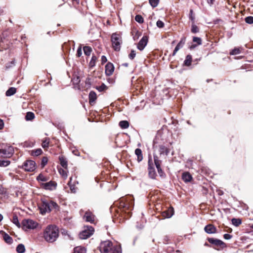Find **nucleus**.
<instances>
[{
    "label": "nucleus",
    "mask_w": 253,
    "mask_h": 253,
    "mask_svg": "<svg viewBox=\"0 0 253 253\" xmlns=\"http://www.w3.org/2000/svg\"><path fill=\"white\" fill-rule=\"evenodd\" d=\"M186 42V38L185 37L181 38L180 42H178V43L177 44L176 47H175V49L173 52L172 55L174 56L176 52L180 49L181 48L183 45H184Z\"/></svg>",
    "instance_id": "f3484780"
},
{
    "label": "nucleus",
    "mask_w": 253,
    "mask_h": 253,
    "mask_svg": "<svg viewBox=\"0 0 253 253\" xmlns=\"http://www.w3.org/2000/svg\"><path fill=\"white\" fill-rule=\"evenodd\" d=\"M120 126L123 129L127 128L129 126V123L127 121H122L119 123Z\"/></svg>",
    "instance_id": "c756f323"
},
{
    "label": "nucleus",
    "mask_w": 253,
    "mask_h": 253,
    "mask_svg": "<svg viewBox=\"0 0 253 253\" xmlns=\"http://www.w3.org/2000/svg\"><path fill=\"white\" fill-rule=\"evenodd\" d=\"M182 179L185 182H189L192 179V176L190 173L185 172L182 173Z\"/></svg>",
    "instance_id": "6ab92c4d"
},
{
    "label": "nucleus",
    "mask_w": 253,
    "mask_h": 253,
    "mask_svg": "<svg viewBox=\"0 0 253 253\" xmlns=\"http://www.w3.org/2000/svg\"><path fill=\"white\" fill-rule=\"evenodd\" d=\"M206 232L208 234L215 233L216 231V229L215 226L211 224H209L206 226L204 228Z\"/></svg>",
    "instance_id": "a211bd4d"
},
{
    "label": "nucleus",
    "mask_w": 253,
    "mask_h": 253,
    "mask_svg": "<svg viewBox=\"0 0 253 253\" xmlns=\"http://www.w3.org/2000/svg\"><path fill=\"white\" fill-rule=\"evenodd\" d=\"M107 88V87L104 84H102L101 85L96 87V89L100 92L105 90Z\"/></svg>",
    "instance_id": "79ce46f5"
},
{
    "label": "nucleus",
    "mask_w": 253,
    "mask_h": 253,
    "mask_svg": "<svg viewBox=\"0 0 253 253\" xmlns=\"http://www.w3.org/2000/svg\"><path fill=\"white\" fill-rule=\"evenodd\" d=\"M22 225L24 229H33L37 227L38 223L32 219H26L22 221Z\"/></svg>",
    "instance_id": "6e6552de"
},
{
    "label": "nucleus",
    "mask_w": 253,
    "mask_h": 253,
    "mask_svg": "<svg viewBox=\"0 0 253 253\" xmlns=\"http://www.w3.org/2000/svg\"><path fill=\"white\" fill-rule=\"evenodd\" d=\"M42 150L41 149H38L33 150L31 152V155L34 156H38L42 153Z\"/></svg>",
    "instance_id": "f704fd0d"
},
{
    "label": "nucleus",
    "mask_w": 253,
    "mask_h": 253,
    "mask_svg": "<svg viewBox=\"0 0 253 253\" xmlns=\"http://www.w3.org/2000/svg\"><path fill=\"white\" fill-rule=\"evenodd\" d=\"M133 198L131 196H129L121 200L120 207L124 209L125 213H127L128 216H130L131 212L130 211L133 207Z\"/></svg>",
    "instance_id": "20e7f679"
},
{
    "label": "nucleus",
    "mask_w": 253,
    "mask_h": 253,
    "mask_svg": "<svg viewBox=\"0 0 253 253\" xmlns=\"http://www.w3.org/2000/svg\"><path fill=\"white\" fill-rule=\"evenodd\" d=\"M14 153V149L10 146H4L0 148V157L10 158Z\"/></svg>",
    "instance_id": "0eeeda50"
},
{
    "label": "nucleus",
    "mask_w": 253,
    "mask_h": 253,
    "mask_svg": "<svg viewBox=\"0 0 253 253\" xmlns=\"http://www.w3.org/2000/svg\"><path fill=\"white\" fill-rule=\"evenodd\" d=\"M135 55H136L135 51L134 50H131V51L130 54H129L128 56H129V58L130 59L132 60L135 57Z\"/></svg>",
    "instance_id": "603ef678"
},
{
    "label": "nucleus",
    "mask_w": 253,
    "mask_h": 253,
    "mask_svg": "<svg viewBox=\"0 0 253 253\" xmlns=\"http://www.w3.org/2000/svg\"><path fill=\"white\" fill-rule=\"evenodd\" d=\"M240 48L235 47L230 51V54L231 55H237L240 54Z\"/></svg>",
    "instance_id": "58836bf2"
},
{
    "label": "nucleus",
    "mask_w": 253,
    "mask_h": 253,
    "mask_svg": "<svg viewBox=\"0 0 253 253\" xmlns=\"http://www.w3.org/2000/svg\"><path fill=\"white\" fill-rule=\"evenodd\" d=\"M154 160L159 174L161 176H163L164 173L161 168V161L160 160L159 158L155 155H154Z\"/></svg>",
    "instance_id": "f8f14e48"
},
{
    "label": "nucleus",
    "mask_w": 253,
    "mask_h": 253,
    "mask_svg": "<svg viewBox=\"0 0 253 253\" xmlns=\"http://www.w3.org/2000/svg\"><path fill=\"white\" fill-rule=\"evenodd\" d=\"M59 160L60 161V164L61 165V166L65 169H67L68 164L66 159L63 156H60L59 157Z\"/></svg>",
    "instance_id": "5701e85b"
},
{
    "label": "nucleus",
    "mask_w": 253,
    "mask_h": 253,
    "mask_svg": "<svg viewBox=\"0 0 253 253\" xmlns=\"http://www.w3.org/2000/svg\"><path fill=\"white\" fill-rule=\"evenodd\" d=\"M94 231V228L92 226H84V229L79 234V237L81 239H86L91 236L93 234Z\"/></svg>",
    "instance_id": "423d86ee"
},
{
    "label": "nucleus",
    "mask_w": 253,
    "mask_h": 253,
    "mask_svg": "<svg viewBox=\"0 0 253 253\" xmlns=\"http://www.w3.org/2000/svg\"><path fill=\"white\" fill-rule=\"evenodd\" d=\"M156 25H157V27L160 28H163L164 26V22L160 20L157 21V22L156 23Z\"/></svg>",
    "instance_id": "864d4df0"
},
{
    "label": "nucleus",
    "mask_w": 253,
    "mask_h": 253,
    "mask_svg": "<svg viewBox=\"0 0 253 253\" xmlns=\"http://www.w3.org/2000/svg\"><path fill=\"white\" fill-rule=\"evenodd\" d=\"M224 238L226 240H229L232 238V235L229 234H225L223 236Z\"/></svg>",
    "instance_id": "4d7b16f0"
},
{
    "label": "nucleus",
    "mask_w": 253,
    "mask_h": 253,
    "mask_svg": "<svg viewBox=\"0 0 253 253\" xmlns=\"http://www.w3.org/2000/svg\"><path fill=\"white\" fill-rule=\"evenodd\" d=\"M99 250L101 253H122L121 246H114L109 240L102 242L99 246Z\"/></svg>",
    "instance_id": "f03ea898"
},
{
    "label": "nucleus",
    "mask_w": 253,
    "mask_h": 253,
    "mask_svg": "<svg viewBox=\"0 0 253 253\" xmlns=\"http://www.w3.org/2000/svg\"><path fill=\"white\" fill-rule=\"evenodd\" d=\"M15 65V59H13L11 62L7 63L5 65L6 69H9Z\"/></svg>",
    "instance_id": "c03bdc74"
},
{
    "label": "nucleus",
    "mask_w": 253,
    "mask_h": 253,
    "mask_svg": "<svg viewBox=\"0 0 253 253\" xmlns=\"http://www.w3.org/2000/svg\"><path fill=\"white\" fill-rule=\"evenodd\" d=\"M59 236L58 228L54 225H49L44 230L43 237L48 243L55 242Z\"/></svg>",
    "instance_id": "f257e3e1"
},
{
    "label": "nucleus",
    "mask_w": 253,
    "mask_h": 253,
    "mask_svg": "<svg viewBox=\"0 0 253 253\" xmlns=\"http://www.w3.org/2000/svg\"><path fill=\"white\" fill-rule=\"evenodd\" d=\"M150 4L153 7L157 6L159 4V0H149Z\"/></svg>",
    "instance_id": "37998d69"
},
{
    "label": "nucleus",
    "mask_w": 253,
    "mask_h": 253,
    "mask_svg": "<svg viewBox=\"0 0 253 253\" xmlns=\"http://www.w3.org/2000/svg\"><path fill=\"white\" fill-rule=\"evenodd\" d=\"M35 118V115L33 113L31 112H29L27 113L25 118L27 121H31L33 120Z\"/></svg>",
    "instance_id": "7c9ffc66"
},
{
    "label": "nucleus",
    "mask_w": 253,
    "mask_h": 253,
    "mask_svg": "<svg viewBox=\"0 0 253 253\" xmlns=\"http://www.w3.org/2000/svg\"><path fill=\"white\" fill-rule=\"evenodd\" d=\"M135 154L137 157V161L140 162L143 159V156L142 154V151L140 149L137 148L135 150Z\"/></svg>",
    "instance_id": "393cba45"
},
{
    "label": "nucleus",
    "mask_w": 253,
    "mask_h": 253,
    "mask_svg": "<svg viewBox=\"0 0 253 253\" xmlns=\"http://www.w3.org/2000/svg\"><path fill=\"white\" fill-rule=\"evenodd\" d=\"M159 152L160 155H164L167 156L169 153V149L163 145H160L159 146Z\"/></svg>",
    "instance_id": "412c9836"
},
{
    "label": "nucleus",
    "mask_w": 253,
    "mask_h": 253,
    "mask_svg": "<svg viewBox=\"0 0 253 253\" xmlns=\"http://www.w3.org/2000/svg\"><path fill=\"white\" fill-rule=\"evenodd\" d=\"M83 49H84V53L86 55H87V56L90 55V54L92 51V48L88 46H85L84 47Z\"/></svg>",
    "instance_id": "473e14b6"
},
{
    "label": "nucleus",
    "mask_w": 253,
    "mask_h": 253,
    "mask_svg": "<svg viewBox=\"0 0 253 253\" xmlns=\"http://www.w3.org/2000/svg\"><path fill=\"white\" fill-rule=\"evenodd\" d=\"M49 143V139L48 138H45L44 140L42 141V147L44 148H47L48 147Z\"/></svg>",
    "instance_id": "ea45409f"
},
{
    "label": "nucleus",
    "mask_w": 253,
    "mask_h": 253,
    "mask_svg": "<svg viewBox=\"0 0 253 253\" xmlns=\"http://www.w3.org/2000/svg\"><path fill=\"white\" fill-rule=\"evenodd\" d=\"M12 222L17 227H20V224L18 221V217L16 215L13 216V219H12Z\"/></svg>",
    "instance_id": "49530a36"
},
{
    "label": "nucleus",
    "mask_w": 253,
    "mask_h": 253,
    "mask_svg": "<svg viewBox=\"0 0 253 253\" xmlns=\"http://www.w3.org/2000/svg\"><path fill=\"white\" fill-rule=\"evenodd\" d=\"M208 240L210 243L217 247H222L225 245L223 241L219 239L213 238H209L208 239Z\"/></svg>",
    "instance_id": "2eb2a0df"
},
{
    "label": "nucleus",
    "mask_w": 253,
    "mask_h": 253,
    "mask_svg": "<svg viewBox=\"0 0 253 253\" xmlns=\"http://www.w3.org/2000/svg\"><path fill=\"white\" fill-rule=\"evenodd\" d=\"M111 42L113 48L116 51H119L122 43L121 37L117 33H113L111 36Z\"/></svg>",
    "instance_id": "39448f33"
},
{
    "label": "nucleus",
    "mask_w": 253,
    "mask_h": 253,
    "mask_svg": "<svg viewBox=\"0 0 253 253\" xmlns=\"http://www.w3.org/2000/svg\"><path fill=\"white\" fill-rule=\"evenodd\" d=\"M89 82H90V79H89V78L86 79V81H85V83H86V84H88V83H89Z\"/></svg>",
    "instance_id": "69168bd1"
},
{
    "label": "nucleus",
    "mask_w": 253,
    "mask_h": 253,
    "mask_svg": "<svg viewBox=\"0 0 253 253\" xmlns=\"http://www.w3.org/2000/svg\"><path fill=\"white\" fill-rule=\"evenodd\" d=\"M82 55V47H79L78 49H77V56L78 57H80L81 55Z\"/></svg>",
    "instance_id": "6e6d98bb"
},
{
    "label": "nucleus",
    "mask_w": 253,
    "mask_h": 253,
    "mask_svg": "<svg viewBox=\"0 0 253 253\" xmlns=\"http://www.w3.org/2000/svg\"><path fill=\"white\" fill-rule=\"evenodd\" d=\"M3 238L5 242L8 244H11L13 242L12 238L7 233H3Z\"/></svg>",
    "instance_id": "b1692460"
},
{
    "label": "nucleus",
    "mask_w": 253,
    "mask_h": 253,
    "mask_svg": "<svg viewBox=\"0 0 253 253\" xmlns=\"http://www.w3.org/2000/svg\"><path fill=\"white\" fill-rule=\"evenodd\" d=\"M189 19L193 22V23H194L195 16L193 14V10L192 9H190V10Z\"/></svg>",
    "instance_id": "3c124183"
},
{
    "label": "nucleus",
    "mask_w": 253,
    "mask_h": 253,
    "mask_svg": "<svg viewBox=\"0 0 253 253\" xmlns=\"http://www.w3.org/2000/svg\"><path fill=\"white\" fill-rule=\"evenodd\" d=\"M192 57L191 55H187L184 61V65L186 66H189L191 64Z\"/></svg>",
    "instance_id": "a878e982"
},
{
    "label": "nucleus",
    "mask_w": 253,
    "mask_h": 253,
    "mask_svg": "<svg viewBox=\"0 0 253 253\" xmlns=\"http://www.w3.org/2000/svg\"><path fill=\"white\" fill-rule=\"evenodd\" d=\"M107 61V58L105 56L103 55L101 56V63L102 64H104Z\"/></svg>",
    "instance_id": "13d9d810"
},
{
    "label": "nucleus",
    "mask_w": 253,
    "mask_h": 253,
    "mask_svg": "<svg viewBox=\"0 0 253 253\" xmlns=\"http://www.w3.org/2000/svg\"><path fill=\"white\" fill-rule=\"evenodd\" d=\"M16 251L18 253H24L25 252V248L24 245L19 244L16 247Z\"/></svg>",
    "instance_id": "c85d7f7f"
},
{
    "label": "nucleus",
    "mask_w": 253,
    "mask_h": 253,
    "mask_svg": "<svg viewBox=\"0 0 253 253\" xmlns=\"http://www.w3.org/2000/svg\"><path fill=\"white\" fill-rule=\"evenodd\" d=\"M16 92V89L15 87H10L5 93V94L7 96H10L13 94H14Z\"/></svg>",
    "instance_id": "bb28decb"
},
{
    "label": "nucleus",
    "mask_w": 253,
    "mask_h": 253,
    "mask_svg": "<svg viewBox=\"0 0 253 253\" xmlns=\"http://www.w3.org/2000/svg\"><path fill=\"white\" fill-rule=\"evenodd\" d=\"M58 171L60 175H61L64 178L66 179L67 177L68 174L66 169L60 168L58 169Z\"/></svg>",
    "instance_id": "c9c22d12"
},
{
    "label": "nucleus",
    "mask_w": 253,
    "mask_h": 253,
    "mask_svg": "<svg viewBox=\"0 0 253 253\" xmlns=\"http://www.w3.org/2000/svg\"><path fill=\"white\" fill-rule=\"evenodd\" d=\"M74 253H86V250L84 248L76 247L74 249Z\"/></svg>",
    "instance_id": "cd10ccee"
},
{
    "label": "nucleus",
    "mask_w": 253,
    "mask_h": 253,
    "mask_svg": "<svg viewBox=\"0 0 253 253\" xmlns=\"http://www.w3.org/2000/svg\"><path fill=\"white\" fill-rule=\"evenodd\" d=\"M148 172L150 178L152 179H155L157 174L155 171L154 168L153 167V163L151 159L149 160L148 161Z\"/></svg>",
    "instance_id": "9d476101"
},
{
    "label": "nucleus",
    "mask_w": 253,
    "mask_h": 253,
    "mask_svg": "<svg viewBox=\"0 0 253 253\" xmlns=\"http://www.w3.org/2000/svg\"><path fill=\"white\" fill-rule=\"evenodd\" d=\"M97 57L95 55H92L91 60L89 62V66L91 67H93L95 65L96 61L97 60Z\"/></svg>",
    "instance_id": "4c0bfd02"
},
{
    "label": "nucleus",
    "mask_w": 253,
    "mask_h": 253,
    "mask_svg": "<svg viewBox=\"0 0 253 253\" xmlns=\"http://www.w3.org/2000/svg\"><path fill=\"white\" fill-rule=\"evenodd\" d=\"M80 80H79V77H77L76 80L74 79V84H78V83L80 82Z\"/></svg>",
    "instance_id": "e2e57ef3"
},
{
    "label": "nucleus",
    "mask_w": 253,
    "mask_h": 253,
    "mask_svg": "<svg viewBox=\"0 0 253 253\" xmlns=\"http://www.w3.org/2000/svg\"><path fill=\"white\" fill-rule=\"evenodd\" d=\"M174 214V210L172 208H169L167 211L163 213V216L166 218H170Z\"/></svg>",
    "instance_id": "aec40b11"
},
{
    "label": "nucleus",
    "mask_w": 253,
    "mask_h": 253,
    "mask_svg": "<svg viewBox=\"0 0 253 253\" xmlns=\"http://www.w3.org/2000/svg\"><path fill=\"white\" fill-rule=\"evenodd\" d=\"M38 181H46L47 180V178L42 174H40L37 177Z\"/></svg>",
    "instance_id": "a18cd8bd"
},
{
    "label": "nucleus",
    "mask_w": 253,
    "mask_h": 253,
    "mask_svg": "<svg viewBox=\"0 0 253 253\" xmlns=\"http://www.w3.org/2000/svg\"><path fill=\"white\" fill-rule=\"evenodd\" d=\"M3 219V216L2 214H0V221H1Z\"/></svg>",
    "instance_id": "338daca9"
},
{
    "label": "nucleus",
    "mask_w": 253,
    "mask_h": 253,
    "mask_svg": "<svg viewBox=\"0 0 253 253\" xmlns=\"http://www.w3.org/2000/svg\"><path fill=\"white\" fill-rule=\"evenodd\" d=\"M135 19L137 22L139 23H142L143 22V18L140 15H137L135 17Z\"/></svg>",
    "instance_id": "8fccbe9b"
},
{
    "label": "nucleus",
    "mask_w": 253,
    "mask_h": 253,
    "mask_svg": "<svg viewBox=\"0 0 253 253\" xmlns=\"http://www.w3.org/2000/svg\"><path fill=\"white\" fill-rule=\"evenodd\" d=\"M73 153L76 156H79L80 155V153L78 151H77V150L73 151Z\"/></svg>",
    "instance_id": "680f3d73"
},
{
    "label": "nucleus",
    "mask_w": 253,
    "mask_h": 253,
    "mask_svg": "<svg viewBox=\"0 0 253 253\" xmlns=\"http://www.w3.org/2000/svg\"><path fill=\"white\" fill-rule=\"evenodd\" d=\"M41 213L44 214L46 212H49L53 210L58 211L59 207L57 204L54 201L46 199L41 200V204L39 206Z\"/></svg>",
    "instance_id": "7ed1b4c3"
},
{
    "label": "nucleus",
    "mask_w": 253,
    "mask_h": 253,
    "mask_svg": "<svg viewBox=\"0 0 253 253\" xmlns=\"http://www.w3.org/2000/svg\"><path fill=\"white\" fill-rule=\"evenodd\" d=\"M114 71V66L113 64L110 62H108L105 66V74L107 76H109L112 75Z\"/></svg>",
    "instance_id": "dca6fc26"
},
{
    "label": "nucleus",
    "mask_w": 253,
    "mask_h": 253,
    "mask_svg": "<svg viewBox=\"0 0 253 253\" xmlns=\"http://www.w3.org/2000/svg\"><path fill=\"white\" fill-rule=\"evenodd\" d=\"M214 2L215 0H207V2L210 6H211Z\"/></svg>",
    "instance_id": "bf43d9fd"
},
{
    "label": "nucleus",
    "mask_w": 253,
    "mask_h": 253,
    "mask_svg": "<svg viewBox=\"0 0 253 253\" xmlns=\"http://www.w3.org/2000/svg\"><path fill=\"white\" fill-rule=\"evenodd\" d=\"M97 98L96 94V93L93 91H91L90 92L89 94V102L90 104H92L93 103L95 102Z\"/></svg>",
    "instance_id": "4be33fe9"
},
{
    "label": "nucleus",
    "mask_w": 253,
    "mask_h": 253,
    "mask_svg": "<svg viewBox=\"0 0 253 253\" xmlns=\"http://www.w3.org/2000/svg\"><path fill=\"white\" fill-rule=\"evenodd\" d=\"M4 123L3 122V121L1 119H0V129H2L3 127Z\"/></svg>",
    "instance_id": "052dcab7"
},
{
    "label": "nucleus",
    "mask_w": 253,
    "mask_h": 253,
    "mask_svg": "<svg viewBox=\"0 0 253 253\" xmlns=\"http://www.w3.org/2000/svg\"><path fill=\"white\" fill-rule=\"evenodd\" d=\"M199 31V28L194 24V23H193L191 27V32L192 33L195 34L198 33Z\"/></svg>",
    "instance_id": "a19ab883"
},
{
    "label": "nucleus",
    "mask_w": 253,
    "mask_h": 253,
    "mask_svg": "<svg viewBox=\"0 0 253 253\" xmlns=\"http://www.w3.org/2000/svg\"><path fill=\"white\" fill-rule=\"evenodd\" d=\"M193 42H196L197 45L202 44V40L200 38L194 37L193 38Z\"/></svg>",
    "instance_id": "de8ad7c7"
},
{
    "label": "nucleus",
    "mask_w": 253,
    "mask_h": 253,
    "mask_svg": "<svg viewBox=\"0 0 253 253\" xmlns=\"http://www.w3.org/2000/svg\"><path fill=\"white\" fill-rule=\"evenodd\" d=\"M48 162V159L47 157H43L42 161V167L45 166V165Z\"/></svg>",
    "instance_id": "5fc2aeb1"
},
{
    "label": "nucleus",
    "mask_w": 253,
    "mask_h": 253,
    "mask_svg": "<svg viewBox=\"0 0 253 253\" xmlns=\"http://www.w3.org/2000/svg\"><path fill=\"white\" fill-rule=\"evenodd\" d=\"M148 37L147 36H143L137 44V48L140 51L143 50L146 46L148 43Z\"/></svg>",
    "instance_id": "4468645a"
},
{
    "label": "nucleus",
    "mask_w": 253,
    "mask_h": 253,
    "mask_svg": "<svg viewBox=\"0 0 253 253\" xmlns=\"http://www.w3.org/2000/svg\"><path fill=\"white\" fill-rule=\"evenodd\" d=\"M72 179V177H71L70 178V181L68 183V185L70 187V189L72 193H75L76 192V188L74 184H71V180Z\"/></svg>",
    "instance_id": "72a5a7b5"
},
{
    "label": "nucleus",
    "mask_w": 253,
    "mask_h": 253,
    "mask_svg": "<svg viewBox=\"0 0 253 253\" xmlns=\"http://www.w3.org/2000/svg\"><path fill=\"white\" fill-rule=\"evenodd\" d=\"M245 22L249 24H253V16H248L245 19Z\"/></svg>",
    "instance_id": "09e8293b"
},
{
    "label": "nucleus",
    "mask_w": 253,
    "mask_h": 253,
    "mask_svg": "<svg viewBox=\"0 0 253 253\" xmlns=\"http://www.w3.org/2000/svg\"><path fill=\"white\" fill-rule=\"evenodd\" d=\"M198 45L197 44H192L190 47V48L191 49H193L195 48Z\"/></svg>",
    "instance_id": "0e129e2a"
},
{
    "label": "nucleus",
    "mask_w": 253,
    "mask_h": 253,
    "mask_svg": "<svg viewBox=\"0 0 253 253\" xmlns=\"http://www.w3.org/2000/svg\"><path fill=\"white\" fill-rule=\"evenodd\" d=\"M10 164V162L8 160H0V167H5L8 166Z\"/></svg>",
    "instance_id": "e433bc0d"
},
{
    "label": "nucleus",
    "mask_w": 253,
    "mask_h": 253,
    "mask_svg": "<svg viewBox=\"0 0 253 253\" xmlns=\"http://www.w3.org/2000/svg\"><path fill=\"white\" fill-rule=\"evenodd\" d=\"M251 228L253 229V224L251 226Z\"/></svg>",
    "instance_id": "774afa93"
},
{
    "label": "nucleus",
    "mask_w": 253,
    "mask_h": 253,
    "mask_svg": "<svg viewBox=\"0 0 253 253\" xmlns=\"http://www.w3.org/2000/svg\"><path fill=\"white\" fill-rule=\"evenodd\" d=\"M232 223L234 226L237 227V226H239L242 223V221L239 218H234L232 219Z\"/></svg>",
    "instance_id": "2f4dec72"
},
{
    "label": "nucleus",
    "mask_w": 253,
    "mask_h": 253,
    "mask_svg": "<svg viewBox=\"0 0 253 253\" xmlns=\"http://www.w3.org/2000/svg\"><path fill=\"white\" fill-rule=\"evenodd\" d=\"M22 168L27 171H33L36 169V163L33 161L27 160L24 163Z\"/></svg>",
    "instance_id": "1a4fd4ad"
},
{
    "label": "nucleus",
    "mask_w": 253,
    "mask_h": 253,
    "mask_svg": "<svg viewBox=\"0 0 253 253\" xmlns=\"http://www.w3.org/2000/svg\"><path fill=\"white\" fill-rule=\"evenodd\" d=\"M95 215L89 211H87L85 212L84 219L86 221L92 223L95 221Z\"/></svg>",
    "instance_id": "ddd939ff"
},
{
    "label": "nucleus",
    "mask_w": 253,
    "mask_h": 253,
    "mask_svg": "<svg viewBox=\"0 0 253 253\" xmlns=\"http://www.w3.org/2000/svg\"><path fill=\"white\" fill-rule=\"evenodd\" d=\"M57 184L55 182L50 181L48 182L43 183L42 184V188L45 190H53L56 188Z\"/></svg>",
    "instance_id": "9b49d317"
}]
</instances>
